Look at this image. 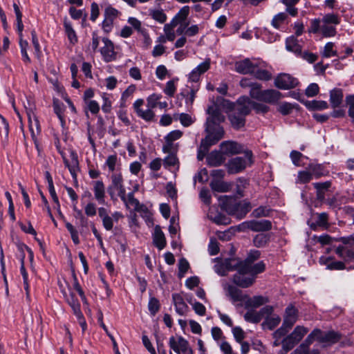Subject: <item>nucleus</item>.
I'll list each match as a JSON object with an SVG mask.
<instances>
[{
    "instance_id": "40",
    "label": "nucleus",
    "mask_w": 354,
    "mask_h": 354,
    "mask_svg": "<svg viewBox=\"0 0 354 354\" xmlns=\"http://www.w3.org/2000/svg\"><path fill=\"white\" fill-rule=\"evenodd\" d=\"M53 109L55 114L61 122L62 127H64L66 121L64 117V109L62 104H61L57 100L53 101Z\"/></svg>"
},
{
    "instance_id": "36",
    "label": "nucleus",
    "mask_w": 354,
    "mask_h": 354,
    "mask_svg": "<svg viewBox=\"0 0 354 354\" xmlns=\"http://www.w3.org/2000/svg\"><path fill=\"white\" fill-rule=\"evenodd\" d=\"M299 1V0H281V2L286 6V12L292 17H295L298 10L295 6Z\"/></svg>"
},
{
    "instance_id": "4",
    "label": "nucleus",
    "mask_w": 354,
    "mask_h": 354,
    "mask_svg": "<svg viewBox=\"0 0 354 354\" xmlns=\"http://www.w3.org/2000/svg\"><path fill=\"white\" fill-rule=\"evenodd\" d=\"M308 331V329L304 326H296L293 331L282 340L281 354H286L292 349L301 340Z\"/></svg>"
},
{
    "instance_id": "62",
    "label": "nucleus",
    "mask_w": 354,
    "mask_h": 354,
    "mask_svg": "<svg viewBox=\"0 0 354 354\" xmlns=\"http://www.w3.org/2000/svg\"><path fill=\"white\" fill-rule=\"evenodd\" d=\"M346 102L348 106V115L354 119V95L347 96L346 97Z\"/></svg>"
},
{
    "instance_id": "8",
    "label": "nucleus",
    "mask_w": 354,
    "mask_h": 354,
    "mask_svg": "<svg viewBox=\"0 0 354 354\" xmlns=\"http://www.w3.org/2000/svg\"><path fill=\"white\" fill-rule=\"evenodd\" d=\"M104 46L101 48L100 53L105 62H111L116 59L117 53L115 51L113 43L108 38L102 39Z\"/></svg>"
},
{
    "instance_id": "22",
    "label": "nucleus",
    "mask_w": 354,
    "mask_h": 354,
    "mask_svg": "<svg viewBox=\"0 0 354 354\" xmlns=\"http://www.w3.org/2000/svg\"><path fill=\"white\" fill-rule=\"evenodd\" d=\"M335 253L344 261L349 262L354 261V249L344 245H339L335 249Z\"/></svg>"
},
{
    "instance_id": "43",
    "label": "nucleus",
    "mask_w": 354,
    "mask_h": 354,
    "mask_svg": "<svg viewBox=\"0 0 354 354\" xmlns=\"http://www.w3.org/2000/svg\"><path fill=\"white\" fill-rule=\"evenodd\" d=\"M85 103L84 110L87 116H88V111L92 114H97L100 111V106L95 100H90Z\"/></svg>"
},
{
    "instance_id": "18",
    "label": "nucleus",
    "mask_w": 354,
    "mask_h": 354,
    "mask_svg": "<svg viewBox=\"0 0 354 354\" xmlns=\"http://www.w3.org/2000/svg\"><path fill=\"white\" fill-rule=\"evenodd\" d=\"M172 301L175 307L176 312L180 316L185 315L188 310L189 307L184 301L183 297L178 293L172 295Z\"/></svg>"
},
{
    "instance_id": "25",
    "label": "nucleus",
    "mask_w": 354,
    "mask_h": 354,
    "mask_svg": "<svg viewBox=\"0 0 354 354\" xmlns=\"http://www.w3.org/2000/svg\"><path fill=\"white\" fill-rule=\"evenodd\" d=\"M153 241L159 250H162L166 245L164 233L159 225L155 227Z\"/></svg>"
},
{
    "instance_id": "58",
    "label": "nucleus",
    "mask_w": 354,
    "mask_h": 354,
    "mask_svg": "<svg viewBox=\"0 0 354 354\" xmlns=\"http://www.w3.org/2000/svg\"><path fill=\"white\" fill-rule=\"evenodd\" d=\"M119 12L115 8L109 6L104 10V18L114 21L118 17Z\"/></svg>"
},
{
    "instance_id": "31",
    "label": "nucleus",
    "mask_w": 354,
    "mask_h": 354,
    "mask_svg": "<svg viewBox=\"0 0 354 354\" xmlns=\"http://www.w3.org/2000/svg\"><path fill=\"white\" fill-rule=\"evenodd\" d=\"M306 169L313 174V177L314 176L315 178H319L325 175L324 167L321 164L310 163Z\"/></svg>"
},
{
    "instance_id": "19",
    "label": "nucleus",
    "mask_w": 354,
    "mask_h": 354,
    "mask_svg": "<svg viewBox=\"0 0 354 354\" xmlns=\"http://www.w3.org/2000/svg\"><path fill=\"white\" fill-rule=\"evenodd\" d=\"M341 339V335L333 330L323 332L320 330V334H318V341L323 343L334 344Z\"/></svg>"
},
{
    "instance_id": "61",
    "label": "nucleus",
    "mask_w": 354,
    "mask_h": 354,
    "mask_svg": "<svg viewBox=\"0 0 354 354\" xmlns=\"http://www.w3.org/2000/svg\"><path fill=\"white\" fill-rule=\"evenodd\" d=\"M322 20L326 24H333L337 25V24H339V19L337 15H335V14L326 15L323 17Z\"/></svg>"
},
{
    "instance_id": "10",
    "label": "nucleus",
    "mask_w": 354,
    "mask_h": 354,
    "mask_svg": "<svg viewBox=\"0 0 354 354\" xmlns=\"http://www.w3.org/2000/svg\"><path fill=\"white\" fill-rule=\"evenodd\" d=\"M62 156L64 162L65 166L68 169L71 174L73 178H76V172L79 169V160L78 156L75 151H71L70 157L71 160L69 161L63 153Z\"/></svg>"
},
{
    "instance_id": "11",
    "label": "nucleus",
    "mask_w": 354,
    "mask_h": 354,
    "mask_svg": "<svg viewBox=\"0 0 354 354\" xmlns=\"http://www.w3.org/2000/svg\"><path fill=\"white\" fill-rule=\"evenodd\" d=\"M228 173L237 174L243 171L246 167V161L242 157H236L230 159L227 165Z\"/></svg>"
},
{
    "instance_id": "13",
    "label": "nucleus",
    "mask_w": 354,
    "mask_h": 354,
    "mask_svg": "<svg viewBox=\"0 0 354 354\" xmlns=\"http://www.w3.org/2000/svg\"><path fill=\"white\" fill-rule=\"evenodd\" d=\"M298 318V310L292 304L288 306L283 317V325L292 328Z\"/></svg>"
},
{
    "instance_id": "5",
    "label": "nucleus",
    "mask_w": 354,
    "mask_h": 354,
    "mask_svg": "<svg viewBox=\"0 0 354 354\" xmlns=\"http://www.w3.org/2000/svg\"><path fill=\"white\" fill-rule=\"evenodd\" d=\"M239 227L242 230L249 229L254 232H265L272 229V223L268 220H252L242 223Z\"/></svg>"
},
{
    "instance_id": "12",
    "label": "nucleus",
    "mask_w": 354,
    "mask_h": 354,
    "mask_svg": "<svg viewBox=\"0 0 354 354\" xmlns=\"http://www.w3.org/2000/svg\"><path fill=\"white\" fill-rule=\"evenodd\" d=\"M257 68V65L254 64L248 58L235 63L236 71L243 75L252 74Z\"/></svg>"
},
{
    "instance_id": "23",
    "label": "nucleus",
    "mask_w": 354,
    "mask_h": 354,
    "mask_svg": "<svg viewBox=\"0 0 354 354\" xmlns=\"http://www.w3.org/2000/svg\"><path fill=\"white\" fill-rule=\"evenodd\" d=\"M313 185L316 189L317 199L319 201H323L325 199V192L331 187V182L315 183Z\"/></svg>"
},
{
    "instance_id": "63",
    "label": "nucleus",
    "mask_w": 354,
    "mask_h": 354,
    "mask_svg": "<svg viewBox=\"0 0 354 354\" xmlns=\"http://www.w3.org/2000/svg\"><path fill=\"white\" fill-rule=\"evenodd\" d=\"M322 35L324 37H333L336 34V29L335 27L331 26L324 25L321 28Z\"/></svg>"
},
{
    "instance_id": "44",
    "label": "nucleus",
    "mask_w": 354,
    "mask_h": 354,
    "mask_svg": "<svg viewBox=\"0 0 354 354\" xmlns=\"http://www.w3.org/2000/svg\"><path fill=\"white\" fill-rule=\"evenodd\" d=\"M160 302L158 299L156 297H150L149 304H148V309L151 315L154 316L160 310Z\"/></svg>"
},
{
    "instance_id": "53",
    "label": "nucleus",
    "mask_w": 354,
    "mask_h": 354,
    "mask_svg": "<svg viewBox=\"0 0 354 354\" xmlns=\"http://www.w3.org/2000/svg\"><path fill=\"white\" fill-rule=\"evenodd\" d=\"M28 119L30 131L32 137H35L36 134H38L40 131L39 121L36 118H34V120H32L30 116Z\"/></svg>"
},
{
    "instance_id": "41",
    "label": "nucleus",
    "mask_w": 354,
    "mask_h": 354,
    "mask_svg": "<svg viewBox=\"0 0 354 354\" xmlns=\"http://www.w3.org/2000/svg\"><path fill=\"white\" fill-rule=\"evenodd\" d=\"M281 322V317L277 315H274L272 317H268L263 325H266L270 330L274 329Z\"/></svg>"
},
{
    "instance_id": "42",
    "label": "nucleus",
    "mask_w": 354,
    "mask_h": 354,
    "mask_svg": "<svg viewBox=\"0 0 354 354\" xmlns=\"http://www.w3.org/2000/svg\"><path fill=\"white\" fill-rule=\"evenodd\" d=\"M307 107L312 110H323L328 108V104L326 101L312 100L306 103Z\"/></svg>"
},
{
    "instance_id": "28",
    "label": "nucleus",
    "mask_w": 354,
    "mask_h": 354,
    "mask_svg": "<svg viewBox=\"0 0 354 354\" xmlns=\"http://www.w3.org/2000/svg\"><path fill=\"white\" fill-rule=\"evenodd\" d=\"M93 192L95 199L101 204L104 203L105 188L102 181L97 180L94 183Z\"/></svg>"
},
{
    "instance_id": "15",
    "label": "nucleus",
    "mask_w": 354,
    "mask_h": 354,
    "mask_svg": "<svg viewBox=\"0 0 354 354\" xmlns=\"http://www.w3.org/2000/svg\"><path fill=\"white\" fill-rule=\"evenodd\" d=\"M210 67V59H206L205 62L200 64L189 75V80L193 82H197L202 74L209 70Z\"/></svg>"
},
{
    "instance_id": "29",
    "label": "nucleus",
    "mask_w": 354,
    "mask_h": 354,
    "mask_svg": "<svg viewBox=\"0 0 354 354\" xmlns=\"http://www.w3.org/2000/svg\"><path fill=\"white\" fill-rule=\"evenodd\" d=\"M286 46L288 50L292 51L297 55H301V46L298 44L297 39L294 37H290L286 39Z\"/></svg>"
},
{
    "instance_id": "6",
    "label": "nucleus",
    "mask_w": 354,
    "mask_h": 354,
    "mask_svg": "<svg viewBox=\"0 0 354 354\" xmlns=\"http://www.w3.org/2000/svg\"><path fill=\"white\" fill-rule=\"evenodd\" d=\"M123 179L121 174H113L111 176V185L108 188L109 194L113 198L114 193L113 189L118 191V195L123 202H126V191L122 184Z\"/></svg>"
},
{
    "instance_id": "2",
    "label": "nucleus",
    "mask_w": 354,
    "mask_h": 354,
    "mask_svg": "<svg viewBox=\"0 0 354 354\" xmlns=\"http://www.w3.org/2000/svg\"><path fill=\"white\" fill-rule=\"evenodd\" d=\"M242 100V97H240L236 104L232 105V111L228 116L232 127L236 130L244 127L245 117L249 115L248 107Z\"/></svg>"
},
{
    "instance_id": "14",
    "label": "nucleus",
    "mask_w": 354,
    "mask_h": 354,
    "mask_svg": "<svg viewBox=\"0 0 354 354\" xmlns=\"http://www.w3.org/2000/svg\"><path fill=\"white\" fill-rule=\"evenodd\" d=\"M219 140L210 138V136H205V138L202 139L200 147L198 150L197 158L199 160H202L205 156L206 153L209 151L211 146L216 144Z\"/></svg>"
},
{
    "instance_id": "38",
    "label": "nucleus",
    "mask_w": 354,
    "mask_h": 354,
    "mask_svg": "<svg viewBox=\"0 0 354 354\" xmlns=\"http://www.w3.org/2000/svg\"><path fill=\"white\" fill-rule=\"evenodd\" d=\"M236 270H237L236 274H250L251 275V264L246 263L245 261H237Z\"/></svg>"
},
{
    "instance_id": "21",
    "label": "nucleus",
    "mask_w": 354,
    "mask_h": 354,
    "mask_svg": "<svg viewBox=\"0 0 354 354\" xmlns=\"http://www.w3.org/2000/svg\"><path fill=\"white\" fill-rule=\"evenodd\" d=\"M223 153L218 151H212L207 156V165L211 167H218L221 165L225 160Z\"/></svg>"
},
{
    "instance_id": "34",
    "label": "nucleus",
    "mask_w": 354,
    "mask_h": 354,
    "mask_svg": "<svg viewBox=\"0 0 354 354\" xmlns=\"http://www.w3.org/2000/svg\"><path fill=\"white\" fill-rule=\"evenodd\" d=\"M313 179V174L308 169L305 171H300L298 172L296 183L306 184L309 183Z\"/></svg>"
},
{
    "instance_id": "55",
    "label": "nucleus",
    "mask_w": 354,
    "mask_h": 354,
    "mask_svg": "<svg viewBox=\"0 0 354 354\" xmlns=\"http://www.w3.org/2000/svg\"><path fill=\"white\" fill-rule=\"evenodd\" d=\"M287 15L284 12H280L275 15L272 20V25L276 28H279L280 25L285 21Z\"/></svg>"
},
{
    "instance_id": "47",
    "label": "nucleus",
    "mask_w": 354,
    "mask_h": 354,
    "mask_svg": "<svg viewBox=\"0 0 354 354\" xmlns=\"http://www.w3.org/2000/svg\"><path fill=\"white\" fill-rule=\"evenodd\" d=\"M244 319L248 322L254 324H257L261 320L259 312L252 310L248 311L245 314Z\"/></svg>"
},
{
    "instance_id": "33",
    "label": "nucleus",
    "mask_w": 354,
    "mask_h": 354,
    "mask_svg": "<svg viewBox=\"0 0 354 354\" xmlns=\"http://www.w3.org/2000/svg\"><path fill=\"white\" fill-rule=\"evenodd\" d=\"M328 215L326 212H322L320 214H317V220L316 221L315 225H312L310 227L312 229H315V225H318L319 227H322L325 229H327L329 226L328 224Z\"/></svg>"
},
{
    "instance_id": "39",
    "label": "nucleus",
    "mask_w": 354,
    "mask_h": 354,
    "mask_svg": "<svg viewBox=\"0 0 354 354\" xmlns=\"http://www.w3.org/2000/svg\"><path fill=\"white\" fill-rule=\"evenodd\" d=\"M270 240V236L264 234H257L253 239L254 245L257 248H262L267 245Z\"/></svg>"
},
{
    "instance_id": "16",
    "label": "nucleus",
    "mask_w": 354,
    "mask_h": 354,
    "mask_svg": "<svg viewBox=\"0 0 354 354\" xmlns=\"http://www.w3.org/2000/svg\"><path fill=\"white\" fill-rule=\"evenodd\" d=\"M281 93L277 90L266 89L263 91L259 101L268 104H274L281 99Z\"/></svg>"
},
{
    "instance_id": "60",
    "label": "nucleus",
    "mask_w": 354,
    "mask_h": 354,
    "mask_svg": "<svg viewBox=\"0 0 354 354\" xmlns=\"http://www.w3.org/2000/svg\"><path fill=\"white\" fill-rule=\"evenodd\" d=\"M208 251L210 255L214 256L219 252L218 243L215 239L210 240L208 245Z\"/></svg>"
},
{
    "instance_id": "3",
    "label": "nucleus",
    "mask_w": 354,
    "mask_h": 354,
    "mask_svg": "<svg viewBox=\"0 0 354 354\" xmlns=\"http://www.w3.org/2000/svg\"><path fill=\"white\" fill-rule=\"evenodd\" d=\"M225 202L223 203V208L230 215L234 216L236 218L241 219L250 211L251 205L249 202H237L232 198L225 196Z\"/></svg>"
},
{
    "instance_id": "1",
    "label": "nucleus",
    "mask_w": 354,
    "mask_h": 354,
    "mask_svg": "<svg viewBox=\"0 0 354 354\" xmlns=\"http://www.w3.org/2000/svg\"><path fill=\"white\" fill-rule=\"evenodd\" d=\"M207 113L209 116L207 118L205 131L207 136L221 140L224 136V129L220 124L225 120V116L222 114L216 104L208 107Z\"/></svg>"
},
{
    "instance_id": "46",
    "label": "nucleus",
    "mask_w": 354,
    "mask_h": 354,
    "mask_svg": "<svg viewBox=\"0 0 354 354\" xmlns=\"http://www.w3.org/2000/svg\"><path fill=\"white\" fill-rule=\"evenodd\" d=\"M189 14V7L188 6H185L183 7L175 17L173 19L176 20L177 25L179 23L183 22L187 17Z\"/></svg>"
},
{
    "instance_id": "9",
    "label": "nucleus",
    "mask_w": 354,
    "mask_h": 354,
    "mask_svg": "<svg viewBox=\"0 0 354 354\" xmlns=\"http://www.w3.org/2000/svg\"><path fill=\"white\" fill-rule=\"evenodd\" d=\"M221 149L224 154L233 155L244 151V147L234 141H224L220 145Z\"/></svg>"
},
{
    "instance_id": "27",
    "label": "nucleus",
    "mask_w": 354,
    "mask_h": 354,
    "mask_svg": "<svg viewBox=\"0 0 354 354\" xmlns=\"http://www.w3.org/2000/svg\"><path fill=\"white\" fill-rule=\"evenodd\" d=\"M343 101V92L340 88H334L330 93V102L334 109L339 106Z\"/></svg>"
},
{
    "instance_id": "17",
    "label": "nucleus",
    "mask_w": 354,
    "mask_h": 354,
    "mask_svg": "<svg viewBox=\"0 0 354 354\" xmlns=\"http://www.w3.org/2000/svg\"><path fill=\"white\" fill-rule=\"evenodd\" d=\"M241 97L245 105L248 107L249 114L252 109H253L257 113H266L268 112L270 109L268 106L252 101L249 97L242 96Z\"/></svg>"
},
{
    "instance_id": "37",
    "label": "nucleus",
    "mask_w": 354,
    "mask_h": 354,
    "mask_svg": "<svg viewBox=\"0 0 354 354\" xmlns=\"http://www.w3.org/2000/svg\"><path fill=\"white\" fill-rule=\"evenodd\" d=\"M227 292L233 301H241L243 300L242 292L233 286H228Z\"/></svg>"
},
{
    "instance_id": "45",
    "label": "nucleus",
    "mask_w": 354,
    "mask_h": 354,
    "mask_svg": "<svg viewBox=\"0 0 354 354\" xmlns=\"http://www.w3.org/2000/svg\"><path fill=\"white\" fill-rule=\"evenodd\" d=\"M136 113L138 117L141 118L147 122L153 121L155 118V113L150 109H147L146 111H143L142 109L138 110L137 111Z\"/></svg>"
},
{
    "instance_id": "26",
    "label": "nucleus",
    "mask_w": 354,
    "mask_h": 354,
    "mask_svg": "<svg viewBox=\"0 0 354 354\" xmlns=\"http://www.w3.org/2000/svg\"><path fill=\"white\" fill-rule=\"evenodd\" d=\"M210 187L214 192H227L230 189L231 185L221 179H212L210 182Z\"/></svg>"
},
{
    "instance_id": "50",
    "label": "nucleus",
    "mask_w": 354,
    "mask_h": 354,
    "mask_svg": "<svg viewBox=\"0 0 354 354\" xmlns=\"http://www.w3.org/2000/svg\"><path fill=\"white\" fill-rule=\"evenodd\" d=\"M261 84L256 83L254 86L250 90V96L251 98L259 101L261 95L263 93Z\"/></svg>"
},
{
    "instance_id": "48",
    "label": "nucleus",
    "mask_w": 354,
    "mask_h": 354,
    "mask_svg": "<svg viewBox=\"0 0 354 354\" xmlns=\"http://www.w3.org/2000/svg\"><path fill=\"white\" fill-rule=\"evenodd\" d=\"M252 74L257 79L260 80L268 81L272 78V74L267 70L255 68V72Z\"/></svg>"
},
{
    "instance_id": "52",
    "label": "nucleus",
    "mask_w": 354,
    "mask_h": 354,
    "mask_svg": "<svg viewBox=\"0 0 354 354\" xmlns=\"http://www.w3.org/2000/svg\"><path fill=\"white\" fill-rule=\"evenodd\" d=\"M266 269V265L263 261H259L256 264H251V275L256 278V275L263 272Z\"/></svg>"
},
{
    "instance_id": "32",
    "label": "nucleus",
    "mask_w": 354,
    "mask_h": 354,
    "mask_svg": "<svg viewBox=\"0 0 354 354\" xmlns=\"http://www.w3.org/2000/svg\"><path fill=\"white\" fill-rule=\"evenodd\" d=\"M177 26L176 20L172 19L169 24H166L164 26V32L165 33V37L167 40L172 41L176 38V35L174 31V28Z\"/></svg>"
},
{
    "instance_id": "56",
    "label": "nucleus",
    "mask_w": 354,
    "mask_h": 354,
    "mask_svg": "<svg viewBox=\"0 0 354 354\" xmlns=\"http://www.w3.org/2000/svg\"><path fill=\"white\" fill-rule=\"evenodd\" d=\"M211 219L218 225H227L230 223V218L222 214H217Z\"/></svg>"
},
{
    "instance_id": "24",
    "label": "nucleus",
    "mask_w": 354,
    "mask_h": 354,
    "mask_svg": "<svg viewBox=\"0 0 354 354\" xmlns=\"http://www.w3.org/2000/svg\"><path fill=\"white\" fill-rule=\"evenodd\" d=\"M320 262L326 266L328 270H342L346 269L344 262L340 261H333L332 257L321 258Z\"/></svg>"
},
{
    "instance_id": "57",
    "label": "nucleus",
    "mask_w": 354,
    "mask_h": 354,
    "mask_svg": "<svg viewBox=\"0 0 354 354\" xmlns=\"http://www.w3.org/2000/svg\"><path fill=\"white\" fill-rule=\"evenodd\" d=\"M293 106L288 102H283L279 105L278 111L283 115H288L293 109Z\"/></svg>"
},
{
    "instance_id": "35",
    "label": "nucleus",
    "mask_w": 354,
    "mask_h": 354,
    "mask_svg": "<svg viewBox=\"0 0 354 354\" xmlns=\"http://www.w3.org/2000/svg\"><path fill=\"white\" fill-rule=\"evenodd\" d=\"M174 118L176 120H179L181 124L186 127L192 125L195 121L189 114L185 113L175 115Z\"/></svg>"
},
{
    "instance_id": "49",
    "label": "nucleus",
    "mask_w": 354,
    "mask_h": 354,
    "mask_svg": "<svg viewBox=\"0 0 354 354\" xmlns=\"http://www.w3.org/2000/svg\"><path fill=\"white\" fill-rule=\"evenodd\" d=\"M64 25L66 33L70 41L73 44L76 43L77 41V37L75 32L73 29L71 25L66 21H64Z\"/></svg>"
},
{
    "instance_id": "51",
    "label": "nucleus",
    "mask_w": 354,
    "mask_h": 354,
    "mask_svg": "<svg viewBox=\"0 0 354 354\" xmlns=\"http://www.w3.org/2000/svg\"><path fill=\"white\" fill-rule=\"evenodd\" d=\"M150 15L154 20L160 23H164L167 19V16L162 10H151Z\"/></svg>"
},
{
    "instance_id": "64",
    "label": "nucleus",
    "mask_w": 354,
    "mask_h": 354,
    "mask_svg": "<svg viewBox=\"0 0 354 354\" xmlns=\"http://www.w3.org/2000/svg\"><path fill=\"white\" fill-rule=\"evenodd\" d=\"M337 242H342L344 245L354 246V234L348 236H342L338 239H335Z\"/></svg>"
},
{
    "instance_id": "30",
    "label": "nucleus",
    "mask_w": 354,
    "mask_h": 354,
    "mask_svg": "<svg viewBox=\"0 0 354 354\" xmlns=\"http://www.w3.org/2000/svg\"><path fill=\"white\" fill-rule=\"evenodd\" d=\"M269 302V299L263 296H254L250 298L245 304L246 306L252 308H258L266 303Z\"/></svg>"
},
{
    "instance_id": "59",
    "label": "nucleus",
    "mask_w": 354,
    "mask_h": 354,
    "mask_svg": "<svg viewBox=\"0 0 354 354\" xmlns=\"http://www.w3.org/2000/svg\"><path fill=\"white\" fill-rule=\"evenodd\" d=\"M183 136V132L180 130H174L168 133L165 137V141L172 142L180 138Z\"/></svg>"
},
{
    "instance_id": "7",
    "label": "nucleus",
    "mask_w": 354,
    "mask_h": 354,
    "mask_svg": "<svg viewBox=\"0 0 354 354\" xmlns=\"http://www.w3.org/2000/svg\"><path fill=\"white\" fill-rule=\"evenodd\" d=\"M274 86L280 89L287 90L295 88L299 84L298 80L287 73L279 75L274 79Z\"/></svg>"
},
{
    "instance_id": "20",
    "label": "nucleus",
    "mask_w": 354,
    "mask_h": 354,
    "mask_svg": "<svg viewBox=\"0 0 354 354\" xmlns=\"http://www.w3.org/2000/svg\"><path fill=\"white\" fill-rule=\"evenodd\" d=\"M254 281L255 278L252 275L246 277L245 274H235L233 276L234 283L243 288H246L252 286Z\"/></svg>"
},
{
    "instance_id": "54",
    "label": "nucleus",
    "mask_w": 354,
    "mask_h": 354,
    "mask_svg": "<svg viewBox=\"0 0 354 354\" xmlns=\"http://www.w3.org/2000/svg\"><path fill=\"white\" fill-rule=\"evenodd\" d=\"M189 268L188 261L184 258L180 259L178 262V276L183 277Z\"/></svg>"
}]
</instances>
